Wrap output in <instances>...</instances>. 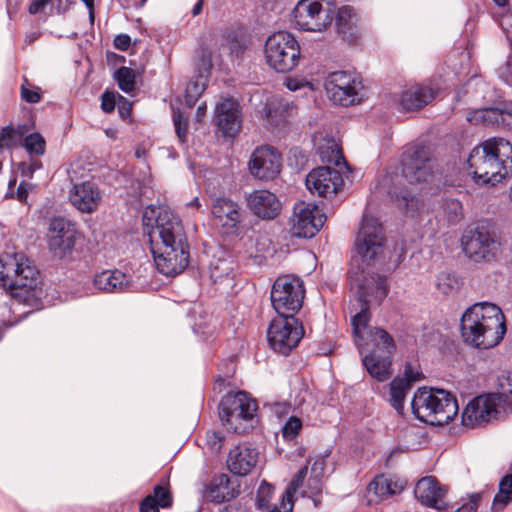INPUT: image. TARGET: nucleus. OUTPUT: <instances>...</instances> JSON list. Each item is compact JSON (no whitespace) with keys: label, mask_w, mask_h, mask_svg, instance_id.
<instances>
[{"label":"nucleus","mask_w":512,"mask_h":512,"mask_svg":"<svg viewBox=\"0 0 512 512\" xmlns=\"http://www.w3.org/2000/svg\"><path fill=\"white\" fill-rule=\"evenodd\" d=\"M464 343L478 349L498 345L506 333L505 316L496 304L475 303L465 310L460 323Z\"/></svg>","instance_id":"obj_1"},{"label":"nucleus","mask_w":512,"mask_h":512,"mask_svg":"<svg viewBox=\"0 0 512 512\" xmlns=\"http://www.w3.org/2000/svg\"><path fill=\"white\" fill-rule=\"evenodd\" d=\"M349 279L351 285L355 288V294L357 295V303L360 306V311L357 312L352 318L354 340L359 348L361 355L370 353L374 350L376 353H381L382 342L380 339L371 341L369 338L377 330H383L378 327H369L368 323L370 320L369 316V296L375 293V297L378 301H381L387 294L386 285L383 279L375 280L374 278H368L365 270L357 268H351L349 271Z\"/></svg>","instance_id":"obj_2"},{"label":"nucleus","mask_w":512,"mask_h":512,"mask_svg":"<svg viewBox=\"0 0 512 512\" xmlns=\"http://www.w3.org/2000/svg\"><path fill=\"white\" fill-rule=\"evenodd\" d=\"M468 166L476 183L496 185L512 172V145L500 137L487 139L471 151Z\"/></svg>","instance_id":"obj_3"},{"label":"nucleus","mask_w":512,"mask_h":512,"mask_svg":"<svg viewBox=\"0 0 512 512\" xmlns=\"http://www.w3.org/2000/svg\"><path fill=\"white\" fill-rule=\"evenodd\" d=\"M355 246L363 262L386 265L388 269L398 267L405 257L403 245L391 251L382 225L378 219L367 214L363 216Z\"/></svg>","instance_id":"obj_4"},{"label":"nucleus","mask_w":512,"mask_h":512,"mask_svg":"<svg viewBox=\"0 0 512 512\" xmlns=\"http://www.w3.org/2000/svg\"><path fill=\"white\" fill-rule=\"evenodd\" d=\"M0 283L13 297L29 305L42 295L38 287V271L23 253L0 256Z\"/></svg>","instance_id":"obj_5"},{"label":"nucleus","mask_w":512,"mask_h":512,"mask_svg":"<svg viewBox=\"0 0 512 512\" xmlns=\"http://www.w3.org/2000/svg\"><path fill=\"white\" fill-rule=\"evenodd\" d=\"M188 263V242L182 221L171 208L162 206V274L176 276Z\"/></svg>","instance_id":"obj_6"},{"label":"nucleus","mask_w":512,"mask_h":512,"mask_svg":"<svg viewBox=\"0 0 512 512\" xmlns=\"http://www.w3.org/2000/svg\"><path fill=\"white\" fill-rule=\"evenodd\" d=\"M403 164V181H398V184L403 187V190L393 193L399 199V206L407 212H415L421 206L415 193L421 192L432 177L431 163L429 151L424 147H417L412 151L404 154L402 159Z\"/></svg>","instance_id":"obj_7"},{"label":"nucleus","mask_w":512,"mask_h":512,"mask_svg":"<svg viewBox=\"0 0 512 512\" xmlns=\"http://www.w3.org/2000/svg\"><path fill=\"white\" fill-rule=\"evenodd\" d=\"M411 406L414 415L430 425H445L458 413L455 397L443 389L419 388Z\"/></svg>","instance_id":"obj_8"},{"label":"nucleus","mask_w":512,"mask_h":512,"mask_svg":"<svg viewBox=\"0 0 512 512\" xmlns=\"http://www.w3.org/2000/svg\"><path fill=\"white\" fill-rule=\"evenodd\" d=\"M300 56V45L291 33L278 31L267 38L265 59L275 71L286 73L293 70L298 65Z\"/></svg>","instance_id":"obj_9"},{"label":"nucleus","mask_w":512,"mask_h":512,"mask_svg":"<svg viewBox=\"0 0 512 512\" xmlns=\"http://www.w3.org/2000/svg\"><path fill=\"white\" fill-rule=\"evenodd\" d=\"M334 0H300L292 11L298 29L320 32L332 23Z\"/></svg>","instance_id":"obj_10"},{"label":"nucleus","mask_w":512,"mask_h":512,"mask_svg":"<svg viewBox=\"0 0 512 512\" xmlns=\"http://www.w3.org/2000/svg\"><path fill=\"white\" fill-rule=\"evenodd\" d=\"M256 410V402L247 393L239 391L223 397L219 405V417L230 429L241 433L247 429L242 422L252 420Z\"/></svg>","instance_id":"obj_11"},{"label":"nucleus","mask_w":512,"mask_h":512,"mask_svg":"<svg viewBox=\"0 0 512 512\" xmlns=\"http://www.w3.org/2000/svg\"><path fill=\"white\" fill-rule=\"evenodd\" d=\"M303 282L294 276H281L276 279L271 290V302L279 316H293L304 299Z\"/></svg>","instance_id":"obj_12"},{"label":"nucleus","mask_w":512,"mask_h":512,"mask_svg":"<svg viewBox=\"0 0 512 512\" xmlns=\"http://www.w3.org/2000/svg\"><path fill=\"white\" fill-rule=\"evenodd\" d=\"M325 90L329 99L342 106L359 104L365 97L362 82L345 71H336L328 75Z\"/></svg>","instance_id":"obj_13"},{"label":"nucleus","mask_w":512,"mask_h":512,"mask_svg":"<svg viewBox=\"0 0 512 512\" xmlns=\"http://www.w3.org/2000/svg\"><path fill=\"white\" fill-rule=\"evenodd\" d=\"M304 335L301 323L293 316H279L272 320L267 331L271 348L282 355L295 349Z\"/></svg>","instance_id":"obj_14"},{"label":"nucleus","mask_w":512,"mask_h":512,"mask_svg":"<svg viewBox=\"0 0 512 512\" xmlns=\"http://www.w3.org/2000/svg\"><path fill=\"white\" fill-rule=\"evenodd\" d=\"M371 341L380 339L382 342L381 353L371 350L370 353L362 355V362L368 373L380 382L390 378L391 359L395 351V342L391 335L385 330H377L369 338Z\"/></svg>","instance_id":"obj_15"},{"label":"nucleus","mask_w":512,"mask_h":512,"mask_svg":"<svg viewBox=\"0 0 512 512\" xmlns=\"http://www.w3.org/2000/svg\"><path fill=\"white\" fill-rule=\"evenodd\" d=\"M462 248L476 262L489 261L496 256L498 243L484 226H476L469 228L462 236Z\"/></svg>","instance_id":"obj_16"},{"label":"nucleus","mask_w":512,"mask_h":512,"mask_svg":"<svg viewBox=\"0 0 512 512\" xmlns=\"http://www.w3.org/2000/svg\"><path fill=\"white\" fill-rule=\"evenodd\" d=\"M248 167L253 177L262 181L273 180L281 172L282 156L274 147L262 145L252 152Z\"/></svg>","instance_id":"obj_17"},{"label":"nucleus","mask_w":512,"mask_h":512,"mask_svg":"<svg viewBox=\"0 0 512 512\" xmlns=\"http://www.w3.org/2000/svg\"><path fill=\"white\" fill-rule=\"evenodd\" d=\"M326 216L317 205L298 202L294 206L292 233L297 237L311 238L323 226Z\"/></svg>","instance_id":"obj_18"},{"label":"nucleus","mask_w":512,"mask_h":512,"mask_svg":"<svg viewBox=\"0 0 512 512\" xmlns=\"http://www.w3.org/2000/svg\"><path fill=\"white\" fill-rule=\"evenodd\" d=\"M499 398L496 395L478 396L468 403L462 413V424L475 428L483 426L498 416Z\"/></svg>","instance_id":"obj_19"},{"label":"nucleus","mask_w":512,"mask_h":512,"mask_svg":"<svg viewBox=\"0 0 512 512\" xmlns=\"http://www.w3.org/2000/svg\"><path fill=\"white\" fill-rule=\"evenodd\" d=\"M47 240L55 256H65L72 251L76 242L75 225L62 217L53 218L49 224Z\"/></svg>","instance_id":"obj_20"},{"label":"nucleus","mask_w":512,"mask_h":512,"mask_svg":"<svg viewBox=\"0 0 512 512\" xmlns=\"http://www.w3.org/2000/svg\"><path fill=\"white\" fill-rule=\"evenodd\" d=\"M342 185V175L330 167L315 168L306 176L307 189L320 197L336 194Z\"/></svg>","instance_id":"obj_21"},{"label":"nucleus","mask_w":512,"mask_h":512,"mask_svg":"<svg viewBox=\"0 0 512 512\" xmlns=\"http://www.w3.org/2000/svg\"><path fill=\"white\" fill-rule=\"evenodd\" d=\"M214 121L224 136L233 137L241 129V110L233 98H223L215 106Z\"/></svg>","instance_id":"obj_22"},{"label":"nucleus","mask_w":512,"mask_h":512,"mask_svg":"<svg viewBox=\"0 0 512 512\" xmlns=\"http://www.w3.org/2000/svg\"><path fill=\"white\" fill-rule=\"evenodd\" d=\"M258 450L249 443H240L228 452L226 466L236 476H246L256 467Z\"/></svg>","instance_id":"obj_23"},{"label":"nucleus","mask_w":512,"mask_h":512,"mask_svg":"<svg viewBox=\"0 0 512 512\" xmlns=\"http://www.w3.org/2000/svg\"><path fill=\"white\" fill-rule=\"evenodd\" d=\"M466 119L474 125H502L512 128V103L472 110L467 113Z\"/></svg>","instance_id":"obj_24"},{"label":"nucleus","mask_w":512,"mask_h":512,"mask_svg":"<svg viewBox=\"0 0 512 512\" xmlns=\"http://www.w3.org/2000/svg\"><path fill=\"white\" fill-rule=\"evenodd\" d=\"M418 501L430 508L443 510L446 507V490L440 485L436 478L427 476L420 479L414 489Z\"/></svg>","instance_id":"obj_25"},{"label":"nucleus","mask_w":512,"mask_h":512,"mask_svg":"<svg viewBox=\"0 0 512 512\" xmlns=\"http://www.w3.org/2000/svg\"><path fill=\"white\" fill-rule=\"evenodd\" d=\"M71 204L83 213L94 212L102 199L98 187L90 181L75 184L70 191Z\"/></svg>","instance_id":"obj_26"},{"label":"nucleus","mask_w":512,"mask_h":512,"mask_svg":"<svg viewBox=\"0 0 512 512\" xmlns=\"http://www.w3.org/2000/svg\"><path fill=\"white\" fill-rule=\"evenodd\" d=\"M247 205L256 216L263 219H273L281 210L277 196L266 189L251 192L247 197Z\"/></svg>","instance_id":"obj_27"},{"label":"nucleus","mask_w":512,"mask_h":512,"mask_svg":"<svg viewBox=\"0 0 512 512\" xmlns=\"http://www.w3.org/2000/svg\"><path fill=\"white\" fill-rule=\"evenodd\" d=\"M143 233L147 237L150 245V252L153 256L156 268L159 269V248L158 241L160 240V206L158 204H151L144 208L142 216Z\"/></svg>","instance_id":"obj_28"},{"label":"nucleus","mask_w":512,"mask_h":512,"mask_svg":"<svg viewBox=\"0 0 512 512\" xmlns=\"http://www.w3.org/2000/svg\"><path fill=\"white\" fill-rule=\"evenodd\" d=\"M436 93V90L428 86H410L399 95L397 100L399 109L403 111L420 110L435 98Z\"/></svg>","instance_id":"obj_29"},{"label":"nucleus","mask_w":512,"mask_h":512,"mask_svg":"<svg viewBox=\"0 0 512 512\" xmlns=\"http://www.w3.org/2000/svg\"><path fill=\"white\" fill-rule=\"evenodd\" d=\"M307 473L303 480L302 486L304 489L300 492L302 497H309L314 500L317 505L315 497L322 492V477L325 470V458L318 456L314 459L309 458L307 464Z\"/></svg>","instance_id":"obj_30"},{"label":"nucleus","mask_w":512,"mask_h":512,"mask_svg":"<svg viewBox=\"0 0 512 512\" xmlns=\"http://www.w3.org/2000/svg\"><path fill=\"white\" fill-rule=\"evenodd\" d=\"M94 286L107 293H120L132 288L131 277L121 270H104L95 275Z\"/></svg>","instance_id":"obj_31"},{"label":"nucleus","mask_w":512,"mask_h":512,"mask_svg":"<svg viewBox=\"0 0 512 512\" xmlns=\"http://www.w3.org/2000/svg\"><path fill=\"white\" fill-rule=\"evenodd\" d=\"M213 215L224 225L234 227L241 220L240 207L230 199L219 198L212 206Z\"/></svg>","instance_id":"obj_32"},{"label":"nucleus","mask_w":512,"mask_h":512,"mask_svg":"<svg viewBox=\"0 0 512 512\" xmlns=\"http://www.w3.org/2000/svg\"><path fill=\"white\" fill-rule=\"evenodd\" d=\"M405 487V482L399 479L377 476L368 485V492L379 499L399 494Z\"/></svg>","instance_id":"obj_33"},{"label":"nucleus","mask_w":512,"mask_h":512,"mask_svg":"<svg viewBox=\"0 0 512 512\" xmlns=\"http://www.w3.org/2000/svg\"><path fill=\"white\" fill-rule=\"evenodd\" d=\"M358 17L350 6H343L338 9L336 15V26L339 33L344 36H352L358 28Z\"/></svg>","instance_id":"obj_34"},{"label":"nucleus","mask_w":512,"mask_h":512,"mask_svg":"<svg viewBox=\"0 0 512 512\" xmlns=\"http://www.w3.org/2000/svg\"><path fill=\"white\" fill-rule=\"evenodd\" d=\"M307 473V467H302L298 473L293 477L290 484L288 485L285 494L282 497L280 508L283 511L274 507L269 512H290L293 508V495L298 492V490L302 487L303 480Z\"/></svg>","instance_id":"obj_35"},{"label":"nucleus","mask_w":512,"mask_h":512,"mask_svg":"<svg viewBox=\"0 0 512 512\" xmlns=\"http://www.w3.org/2000/svg\"><path fill=\"white\" fill-rule=\"evenodd\" d=\"M194 70L195 74L210 76L213 67L212 63V50L208 44L202 43L195 51L194 55Z\"/></svg>","instance_id":"obj_36"},{"label":"nucleus","mask_w":512,"mask_h":512,"mask_svg":"<svg viewBox=\"0 0 512 512\" xmlns=\"http://www.w3.org/2000/svg\"><path fill=\"white\" fill-rule=\"evenodd\" d=\"M209 77L195 74L185 88V101L188 107H192L198 101L207 87Z\"/></svg>","instance_id":"obj_37"},{"label":"nucleus","mask_w":512,"mask_h":512,"mask_svg":"<svg viewBox=\"0 0 512 512\" xmlns=\"http://www.w3.org/2000/svg\"><path fill=\"white\" fill-rule=\"evenodd\" d=\"M317 151L323 162L339 165L342 159L340 147L333 138L323 139L322 143H318Z\"/></svg>","instance_id":"obj_38"},{"label":"nucleus","mask_w":512,"mask_h":512,"mask_svg":"<svg viewBox=\"0 0 512 512\" xmlns=\"http://www.w3.org/2000/svg\"><path fill=\"white\" fill-rule=\"evenodd\" d=\"M208 500L221 503L230 499L228 479L225 476L214 479L206 492Z\"/></svg>","instance_id":"obj_39"},{"label":"nucleus","mask_w":512,"mask_h":512,"mask_svg":"<svg viewBox=\"0 0 512 512\" xmlns=\"http://www.w3.org/2000/svg\"><path fill=\"white\" fill-rule=\"evenodd\" d=\"M411 388L409 387V383H406L401 378H395L390 383V395H391V405L397 410L398 413L403 411L404 400L407 392Z\"/></svg>","instance_id":"obj_40"},{"label":"nucleus","mask_w":512,"mask_h":512,"mask_svg":"<svg viewBox=\"0 0 512 512\" xmlns=\"http://www.w3.org/2000/svg\"><path fill=\"white\" fill-rule=\"evenodd\" d=\"M512 498V474L506 475L499 484V493L496 494L493 501V510L503 509Z\"/></svg>","instance_id":"obj_41"},{"label":"nucleus","mask_w":512,"mask_h":512,"mask_svg":"<svg viewBox=\"0 0 512 512\" xmlns=\"http://www.w3.org/2000/svg\"><path fill=\"white\" fill-rule=\"evenodd\" d=\"M460 285H461V282L455 274L448 273V272H441L437 276V282H436L437 290L444 295H450V294L455 293L456 291L459 290Z\"/></svg>","instance_id":"obj_42"},{"label":"nucleus","mask_w":512,"mask_h":512,"mask_svg":"<svg viewBox=\"0 0 512 512\" xmlns=\"http://www.w3.org/2000/svg\"><path fill=\"white\" fill-rule=\"evenodd\" d=\"M114 78L118 83L119 88L131 94L135 89V72L131 68L121 67L114 73Z\"/></svg>","instance_id":"obj_43"},{"label":"nucleus","mask_w":512,"mask_h":512,"mask_svg":"<svg viewBox=\"0 0 512 512\" xmlns=\"http://www.w3.org/2000/svg\"><path fill=\"white\" fill-rule=\"evenodd\" d=\"M23 134L24 128L21 126L17 130L11 126L2 128L0 131V149H10L17 146Z\"/></svg>","instance_id":"obj_44"},{"label":"nucleus","mask_w":512,"mask_h":512,"mask_svg":"<svg viewBox=\"0 0 512 512\" xmlns=\"http://www.w3.org/2000/svg\"><path fill=\"white\" fill-rule=\"evenodd\" d=\"M45 147L46 142L39 133H31L24 139V148L30 155H43Z\"/></svg>","instance_id":"obj_45"},{"label":"nucleus","mask_w":512,"mask_h":512,"mask_svg":"<svg viewBox=\"0 0 512 512\" xmlns=\"http://www.w3.org/2000/svg\"><path fill=\"white\" fill-rule=\"evenodd\" d=\"M172 120L175 128V133L181 142H184L188 131V121L184 117L180 109L172 107Z\"/></svg>","instance_id":"obj_46"},{"label":"nucleus","mask_w":512,"mask_h":512,"mask_svg":"<svg viewBox=\"0 0 512 512\" xmlns=\"http://www.w3.org/2000/svg\"><path fill=\"white\" fill-rule=\"evenodd\" d=\"M443 212L449 222L457 223L462 218V204L458 200H448L443 206Z\"/></svg>","instance_id":"obj_47"},{"label":"nucleus","mask_w":512,"mask_h":512,"mask_svg":"<svg viewBox=\"0 0 512 512\" xmlns=\"http://www.w3.org/2000/svg\"><path fill=\"white\" fill-rule=\"evenodd\" d=\"M160 484L154 486V496L148 495L140 504V512H159Z\"/></svg>","instance_id":"obj_48"},{"label":"nucleus","mask_w":512,"mask_h":512,"mask_svg":"<svg viewBox=\"0 0 512 512\" xmlns=\"http://www.w3.org/2000/svg\"><path fill=\"white\" fill-rule=\"evenodd\" d=\"M274 488L266 482H262L257 490L256 504L260 509L269 507L270 499L272 498Z\"/></svg>","instance_id":"obj_49"},{"label":"nucleus","mask_w":512,"mask_h":512,"mask_svg":"<svg viewBox=\"0 0 512 512\" xmlns=\"http://www.w3.org/2000/svg\"><path fill=\"white\" fill-rule=\"evenodd\" d=\"M302 428V421L296 417L291 416L282 428V435L287 440L294 439Z\"/></svg>","instance_id":"obj_50"},{"label":"nucleus","mask_w":512,"mask_h":512,"mask_svg":"<svg viewBox=\"0 0 512 512\" xmlns=\"http://www.w3.org/2000/svg\"><path fill=\"white\" fill-rule=\"evenodd\" d=\"M206 446L212 453H219L224 444V436L216 431L206 433Z\"/></svg>","instance_id":"obj_51"},{"label":"nucleus","mask_w":512,"mask_h":512,"mask_svg":"<svg viewBox=\"0 0 512 512\" xmlns=\"http://www.w3.org/2000/svg\"><path fill=\"white\" fill-rule=\"evenodd\" d=\"M423 378L422 372L412 364H406L404 369V378H402L406 383H409V387L416 383L421 381Z\"/></svg>","instance_id":"obj_52"},{"label":"nucleus","mask_w":512,"mask_h":512,"mask_svg":"<svg viewBox=\"0 0 512 512\" xmlns=\"http://www.w3.org/2000/svg\"><path fill=\"white\" fill-rule=\"evenodd\" d=\"M21 97L23 100H25L28 103H38L41 99L39 89L38 88H29L28 82L25 81V83L21 86Z\"/></svg>","instance_id":"obj_53"},{"label":"nucleus","mask_w":512,"mask_h":512,"mask_svg":"<svg viewBox=\"0 0 512 512\" xmlns=\"http://www.w3.org/2000/svg\"><path fill=\"white\" fill-rule=\"evenodd\" d=\"M481 493H472L468 496V501L463 503L455 512H476L481 501Z\"/></svg>","instance_id":"obj_54"},{"label":"nucleus","mask_w":512,"mask_h":512,"mask_svg":"<svg viewBox=\"0 0 512 512\" xmlns=\"http://www.w3.org/2000/svg\"><path fill=\"white\" fill-rule=\"evenodd\" d=\"M117 105V96L112 92H105L102 95L101 108L103 111L110 113Z\"/></svg>","instance_id":"obj_55"},{"label":"nucleus","mask_w":512,"mask_h":512,"mask_svg":"<svg viewBox=\"0 0 512 512\" xmlns=\"http://www.w3.org/2000/svg\"><path fill=\"white\" fill-rule=\"evenodd\" d=\"M118 112L122 118H127L131 114L132 103L120 94H117Z\"/></svg>","instance_id":"obj_56"},{"label":"nucleus","mask_w":512,"mask_h":512,"mask_svg":"<svg viewBox=\"0 0 512 512\" xmlns=\"http://www.w3.org/2000/svg\"><path fill=\"white\" fill-rule=\"evenodd\" d=\"M41 168V163L38 160H32L30 163H20L19 169L22 175L32 177L33 173Z\"/></svg>","instance_id":"obj_57"},{"label":"nucleus","mask_w":512,"mask_h":512,"mask_svg":"<svg viewBox=\"0 0 512 512\" xmlns=\"http://www.w3.org/2000/svg\"><path fill=\"white\" fill-rule=\"evenodd\" d=\"M131 45V38L127 34H119L114 39V46L122 51L127 50Z\"/></svg>","instance_id":"obj_58"},{"label":"nucleus","mask_w":512,"mask_h":512,"mask_svg":"<svg viewBox=\"0 0 512 512\" xmlns=\"http://www.w3.org/2000/svg\"><path fill=\"white\" fill-rule=\"evenodd\" d=\"M51 0H33L31 5L29 6V13L30 14H37L40 12H44L46 9V6Z\"/></svg>","instance_id":"obj_59"},{"label":"nucleus","mask_w":512,"mask_h":512,"mask_svg":"<svg viewBox=\"0 0 512 512\" xmlns=\"http://www.w3.org/2000/svg\"><path fill=\"white\" fill-rule=\"evenodd\" d=\"M173 498L169 486L162 484V508H169L172 506Z\"/></svg>","instance_id":"obj_60"},{"label":"nucleus","mask_w":512,"mask_h":512,"mask_svg":"<svg viewBox=\"0 0 512 512\" xmlns=\"http://www.w3.org/2000/svg\"><path fill=\"white\" fill-rule=\"evenodd\" d=\"M28 193H29V184H27L25 182H21L19 184V186L17 188V192H16L17 199L20 202L26 201V199L28 197Z\"/></svg>","instance_id":"obj_61"},{"label":"nucleus","mask_w":512,"mask_h":512,"mask_svg":"<svg viewBox=\"0 0 512 512\" xmlns=\"http://www.w3.org/2000/svg\"><path fill=\"white\" fill-rule=\"evenodd\" d=\"M207 113V104L205 102L201 103L196 110L195 113V122L202 123Z\"/></svg>","instance_id":"obj_62"},{"label":"nucleus","mask_w":512,"mask_h":512,"mask_svg":"<svg viewBox=\"0 0 512 512\" xmlns=\"http://www.w3.org/2000/svg\"><path fill=\"white\" fill-rule=\"evenodd\" d=\"M305 85H308V82H303L296 79H289L287 81V88L291 91H296Z\"/></svg>","instance_id":"obj_63"},{"label":"nucleus","mask_w":512,"mask_h":512,"mask_svg":"<svg viewBox=\"0 0 512 512\" xmlns=\"http://www.w3.org/2000/svg\"><path fill=\"white\" fill-rule=\"evenodd\" d=\"M203 7V0H198V2L195 4V6L192 9V14L194 16L201 13Z\"/></svg>","instance_id":"obj_64"}]
</instances>
